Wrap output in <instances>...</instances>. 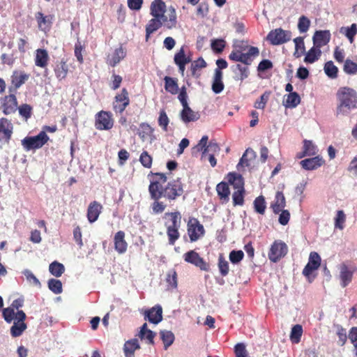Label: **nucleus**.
I'll return each mask as SVG.
<instances>
[{
	"mask_svg": "<svg viewBox=\"0 0 357 357\" xmlns=\"http://www.w3.org/2000/svg\"><path fill=\"white\" fill-rule=\"evenodd\" d=\"M150 15L152 18L149 20L145 26V40L149 41L152 34L160 28L172 29L177 24V17L175 8L169 7L167 10L165 3L162 0H154L150 6Z\"/></svg>",
	"mask_w": 357,
	"mask_h": 357,
	"instance_id": "1",
	"label": "nucleus"
},
{
	"mask_svg": "<svg viewBox=\"0 0 357 357\" xmlns=\"http://www.w3.org/2000/svg\"><path fill=\"white\" fill-rule=\"evenodd\" d=\"M155 178L150 181L149 185V192L151 198L161 199L165 198L168 201H174L182 195L183 193V185L180 179L173 180L168 182L164 187L167 181V177L163 173H152Z\"/></svg>",
	"mask_w": 357,
	"mask_h": 357,
	"instance_id": "2",
	"label": "nucleus"
},
{
	"mask_svg": "<svg viewBox=\"0 0 357 357\" xmlns=\"http://www.w3.org/2000/svg\"><path fill=\"white\" fill-rule=\"evenodd\" d=\"M336 96L338 101L336 116H347L351 110L357 108V92L354 89L340 87Z\"/></svg>",
	"mask_w": 357,
	"mask_h": 357,
	"instance_id": "3",
	"label": "nucleus"
},
{
	"mask_svg": "<svg viewBox=\"0 0 357 357\" xmlns=\"http://www.w3.org/2000/svg\"><path fill=\"white\" fill-rule=\"evenodd\" d=\"M50 139L45 131H40L36 136L26 137L22 140V145L26 151L36 150L43 147Z\"/></svg>",
	"mask_w": 357,
	"mask_h": 357,
	"instance_id": "4",
	"label": "nucleus"
},
{
	"mask_svg": "<svg viewBox=\"0 0 357 357\" xmlns=\"http://www.w3.org/2000/svg\"><path fill=\"white\" fill-rule=\"evenodd\" d=\"M340 285L344 288L352 281L354 274L357 271V267L351 264L343 262L339 266Z\"/></svg>",
	"mask_w": 357,
	"mask_h": 357,
	"instance_id": "5",
	"label": "nucleus"
},
{
	"mask_svg": "<svg viewBox=\"0 0 357 357\" xmlns=\"http://www.w3.org/2000/svg\"><path fill=\"white\" fill-rule=\"evenodd\" d=\"M187 232L190 241L195 242L204 235L205 229L197 218L190 217L187 223Z\"/></svg>",
	"mask_w": 357,
	"mask_h": 357,
	"instance_id": "6",
	"label": "nucleus"
},
{
	"mask_svg": "<svg viewBox=\"0 0 357 357\" xmlns=\"http://www.w3.org/2000/svg\"><path fill=\"white\" fill-rule=\"evenodd\" d=\"M288 252V247L285 243L276 240L271 245L268 256L271 261L276 263L283 258Z\"/></svg>",
	"mask_w": 357,
	"mask_h": 357,
	"instance_id": "7",
	"label": "nucleus"
},
{
	"mask_svg": "<svg viewBox=\"0 0 357 357\" xmlns=\"http://www.w3.org/2000/svg\"><path fill=\"white\" fill-rule=\"evenodd\" d=\"M114 119L111 112L100 111L96 114L95 127L99 130H109L113 128Z\"/></svg>",
	"mask_w": 357,
	"mask_h": 357,
	"instance_id": "8",
	"label": "nucleus"
},
{
	"mask_svg": "<svg viewBox=\"0 0 357 357\" xmlns=\"http://www.w3.org/2000/svg\"><path fill=\"white\" fill-rule=\"evenodd\" d=\"M291 33L282 28H278L271 31L267 35V40L273 45H278L285 43L291 40Z\"/></svg>",
	"mask_w": 357,
	"mask_h": 357,
	"instance_id": "9",
	"label": "nucleus"
},
{
	"mask_svg": "<svg viewBox=\"0 0 357 357\" xmlns=\"http://www.w3.org/2000/svg\"><path fill=\"white\" fill-rule=\"evenodd\" d=\"M14 131V126L10 120L2 117L0 119V144L8 145Z\"/></svg>",
	"mask_w": 357,
	"mask_h": 357,
	"instance_id": "10",
	"label": "nucleus"
},
{
	"mask_svg": "<svg viewBox=\"0 0 357 357\" xmlns=\"http://www.w3.org/2000/svg\"><path fill=\"white\" fill-rule=\"evenodd\" d=\"M184 261L199 268L202 271H208L209 264L195 250H190L183 255Z\"/></svg>",
	"mask_w": 357,
	"mask_h": 357,
	"instance_id": "11",
	"label": "nucleus"
},
{
	"mask_svg": "<svg viewBox=\"0 0 357 357\" xmlns=\"http://www.w3.org/2000/svg\"><path fill=\"white\" fill-rule=\"evenodd\" d=\"M130 105L129 93L123 88L120 93H117L113 102V109L116 113L122 114Z\"/></svg>",
	"mask_w": 357,
	"mask_h": 357,
	"instance_id": "12",
	"label": "nucleus"
},
{
	"mask_svg": "<svg viewBox=\"0 0 357 357\" xmlns=\"http://www.w3.org/2000/svg\"><path fill=\"white\" fill-rule=\"evenodd\" d=\"M29 78V75L22 70H14L10 76L11 85L8 90L10 93H15Z\"/></svg>",
	"mask_w": 357,
	"mask_h": 357,
	"instance_id": "13",
	"label": "nucleus"
},
{
	"mask_svg": "<svg viewBox=\"0 0 357 357\" xmlns=\"http://www.w3.org/2000/svg\"><path fill=\"white\" fill-rule=\"evenodd\" d=\"M321 264V257L316 252H312L310 255L308 263L303 270V274L309 278L312 272L319 268Z\"/></svg>",
	"mask_w": 357,
	"mask_h": 357,
	"instance_id": "14",
	"label": "nucleus"
},
{
	"mask_svg": "<svg viewBox=\"0 0 357 357\" xmlns=\"http://www.w3.org/2000/svg\"><path fill=\"white\" fill-rule=\"evenodd\" d=\"M35 17L38 23V29L44 33L49 32L52 28L54 15H44L43 13L38 12L36 13Z\"/></svg>",
	"mask_w": 357,
	"mask_h": 357,
	"instance_id": "15",
	"label": "nucleus"
},
{
	"mask_svg": "<svg viewBox=\"0 0 357 357\" xmlns=\"http://www.w3.org/2000/svg\"><path fill=\"white\" fill-rule=\"evenodd\" d=\"M144 319L149 322L158 324L162 320V308L160 305L144 311Z\"/></svg>",
	"mask_w": 357,
	"mask_h": 357,
	"instance_id": "16",
	"label": "nucleus"
},
{
	"mask_svg": "<svg viewBox=\"0 0 357 357\" xmlns=\"http://www.w3.org/2000/svg\"><path fill=\"white\" fill-rule=\"evenodd\" d=\"M2 111L6 115L14 113L17 108V100L15 94L10 93L3 99Z\"/></svg>",
	"mask_w": 357,
	"mask_h": 357,
	"instance_id": "17",
	"label": "nucleus"
},
{
	"mask_svg": "<svg viewBox=\"0 0 357 357\" xmlns=\"http://www.w3.org/2000/svg\"><path fill=\"white\" fill-rule=\"evenodd\" d=\"M325 163V160L320 155L307 158L300 162V164L305 170H314L321 167Z\"/></svg>",
	"mask_w": 357,
	"mask_h": 357,
	"instance_id": "18",
	"label": "nucleus"
},
{
	"mask_svg": "<svg viewBox=\"0 0 357 357\" xmlns=\"http://www.w3.org/2000/svg\"><path fill=\"white\" fill-rule=\"evenodd\" d=\"M125 236L126 234L123 231H117L114 236V249L119 255L124 254L128 249V243Z\"/></svg>",
	"mask_w": 357,
	"mask_h": 357,
	"instance_id": "19",
	"label": "nucleus"
},
{
	"mask_svg": "<svg viewBox=\"0 0 357 357\" xmlns=\"http://www.w3.org/2000/svg\"><path fill=\"white\" fill-rule=\"evenodd\" d=\"M331 36V35L328 30L317 31L313 36L314 45L316 47L320 49L329 43Z\"/></svg>",
	"mask_w": 357,
	"mask_h": 357,
	"instance_id": "20",
	"label": "nucleus"
},
{
	"mask_svg": "<svg viewBox=\"0 0 357 357\" xmlns=\"http://www.w3.org/2000/svg\"><path fill=\"white\" fill-rule=\"evenodd\" d=\"M102 206L97 201L91 202L87 208V219L90 223L96 222L102 212Z\"/></svg>",
	"mask_w": 357,
	"mask_h": 357,
	"instance_id": "21",
	"label": "nucleus"
},
{
	"mask_svg": "<svg viewBox=\"0 0 357 357\" xmlns=\"http://www.w3.org/2000/svg\"><path fill=\"white\" fill-rule=\"evenodd\" d=\"M126 56V52L124 48L121 45L119 47L114 50L112 54L107 57V63L112 67L116 66L121 60Z\"/></svg>",
	"mask_w": 357,
	"mask_h": 357,
	"instance_id": "22",
	"label": "nucleus"
},
{
	"mask_svg": "<svg viewBox=\"0 0 357 357\" xmlns=\"http://www.w3.org/2000/svg\"><path fill=\"white\" fill-rule=\"evenodd\" d=\"M228 183L232 185L234 190H244V179L241 174L235 172H229L227 175Z\"/></svg>",
	"mask_w": 357,
	"mask_h": 357,
	"instance_id": "23",
	"label": "nucleus"
},
{
	"mask_svg": "<svg viewBox=\"0 0 357 357\" xmlns=\"http://www.w3.org/2000/svg\"><path fill=\"white\" fill-rule=\"evenodd\" d=\"M232 72L234 73V79L236 81H243L249 76V68L246 66L241 64H236L231 67Z\"/></svg>",
	"mask_w": 357,
	"mask_h": 357,
	"instance_id": "24",
	"label": "nucleus"
},
{
	"mask_svg": "<svg viewBox=\"0 0 357 357\" xmlns=\"http://www.w3.org/2000/svg\"><path fill=\"white\" fill-rule=\"evenodd\" d=\"M286 206V199L282 192L278 191L271 208L275 214H278Z\"/></svg>",
	"mask_w": 357,
	"mask_h": 357,
	"instance_id": "25",
	"label": "nucleus"
},
{
	"mask_svg": "<svg viewBox=\"0 0 357 357\" xmlns=\"http://www.w3.org/2000/svg\"><path fill=\"white\" fill-rule=\"evenodd\" d=\"M222 72L219 70H215L211 88L213 91L216 94L222 92L225 88V85L222 82Z\"/></svg>",
	"mask_w": 357,
	"mask_h": 357,
	"instance_id": "26",
	"label": "nucleus"
},
{
	"mask_svg": "<svg viewBox=\"0 0 357 357\" xmlns=\"http://www.w3.org/2000/svg\"><path fill=\"white\" fill-rule=\"evenodd\" d=\"M49 61L47 51L45 49H38L36 51L35 65L40 68H46Z\"/></svg>",
	"mask_w": 357,
	"mask_h": 357,
	"instance_id": "27",
	"label": "nucleus"
},
{
	"mask_svg": "<svg viewBox=\"0 0 357 357\" xmlns=\"http://www.w3.org/2000/svg\"><path fill=\"white\" fill-rule=\"evenodd\" d=\"M216 191L222 203H227L229 202L230 190L227 183L225 181L219 183L216 186Z\"/></svg>",
	"mask_w": 357,
	"mask_h": 357,
	"instance_id": "28",
	"label": "nucleus"
},
{
	"mask_svg": "<svg viewBox=\"0 0 357 357\" xmlns=\"http://www.w3.org/2000/svg\"><path fill=\"white\" fill-rule=\"evenodd\" d=\"M138 336L142 340H146V343L149 344H154L153 340L155 336V333L153 332L151 330L148 329L146 323H144L141 326Z\"/></svg>",
	"mask_w": 357,
	"mask_h": 357,
	"instance_id": "29",
	"label": "nucleus"
},
{
	"mask_svg": "<svg viewBox=\"0 0 357 357\" xmlns=\"http://www.w3.org/2000/svg\"><path fill=\"white\" fill-rule=\"evenodd\" d=\"M199 117V114L195 112L188 105L183 107V109L181 112V119L184 123L195 121Z\"/></svg>",
	"mask_w": 357,
	"mask_h": 357,
	"instance_id": "30",
	"label": "nucleus"
},
{
	"mask_svg": "<svg viewBox=\"0 0 357 357\" xmlns=\"http://www.w3.org/2000/svg\"><path fill=\"white\" fill-rule=\"evenodd\" d=\"M56 77L59 80L64 79L68 73V67L66 62L63 60L56 62L54 68Z\"/></svg>",
	"mask_w": 357,
	"mask_h": 357,
	"instance_id": "31",
	"label": "nucleus"
},
{
	"mask_svg": "<svg viewBox=\"0 0 357 357\" xmlns=\"http://www.w3.org/2000/svg\"><path fill=\"white\" fill-rule=\"evenodd\" d=\"M167 217L169 218V222H165L166 227L180 228L181 216L178 211L166 213L165 218Z\"/></svg>",
	"mask_w": 357,
	"mask_h": 357,
	"instance_id": "32",
	"label": "nucleus"
},
{
	"mask_svg": "<svg viewBox=\"0 0 357 357\" xmlns=\"http://www.w3.org/2000/svg\"><path fill=\"white\" fill-rule=\"evenodd\" d=\"M140 346L137 339L130 340L124 344V354L126 357H134L135 350L139 349Z\"/></svg>",
	"mask_w": 357,
	"mask_h": 357,
	"instance_id": "33",
	"label": "nucleus"
},
{
	"mask_svg": "<svg viewBox=\"0 0 357 357\" xmlns=\"http://www.w3.org/2000/svg\"><path fill=\"white\" fill-rule=\"evenodd\" d=\"M165 81V89L168 93L175 95L178 91V80L176 78H173L169 76L164 77Z\"/></svg>",
	"mask_w": 357,
	"mask_h": 357,
	"instance_id": "34",
	"label": "nucleus"
},
{
	"mask_svg": "<svg viewBox=\"0 0 357 357\" xmlns=\"http://www.w3.org/2000/svg\"><path fill=\"white\" fill-rule=\"evenodd\" d=\"M317 153V147L310 140L305 139L303 141V151L302 153L298 156L299 158L305 157L306 155L312 156L316 155Z\"/></svg>",
	"mask_w": 357,
	"mask_h": 357,
	"instance_id": "35",
	"label": "nucleus"
},
{
	"mask_svg": "<svg viewBox=\"0 0 357 357\" xmlns=\"http://www.w3.org/2000/svg\"><path fill=\"white\" fill-rule=\"evenodd\" d=\"M256 153L252 149L250 148L247 149L237 165L238 169H240V167H249L250 165L249 160L254 159Z\"/></svg>",
	"mask_w": 357,
	"mask_h": 357,
	"instance_id": "36",
	"label": "nucleus"
},
{
	"mask_svg": "<svg viewBox=\"0 0 357 357\" xmlns=\"http://www.w3.org/2000/svg\"><path fill=\"white\" fill-rule=\"evenodd\" d=\"M340 32L348 38L350 43H352L355 36L357 34V24L354 23L350 26H342L340 28Z\"/></svg>",
	"mask_w": 357,
	"mask_h": 357,
	"instance_id": "37",
	"label": "nucleus"
},
{
	"mask_svg": "<svg viewBox=\"0 0 357 357\" xmlns=\"http://www.w3.org/2000/svg\"><path fill=\"white\" fill-rule=\"evenodd\" d=\"M321 51L319 48L312 47L306 54L304 59L305 63H312L319 59L321 56Z\"/></svg>",
	"mask_w": 357,
	"mask_h": 357,
	"instance_id": "38",
	"label": "nucleus"
},
{
	"mask_svg": "<svg viewBox=\"0 0 357 357\" xmlns=\"http://www.w3.org/2000/svg\"><path fill=\"white\" fill-rule=\"evenodd\" d=\"M139 136L142 140L144 141L148 137H151L153 134V129L146 123H142L139 125Z\"/></svg>",
	"mask_w": 357,
	"mask_h": 357,
	"instance_id": "39",
	"label": "nucleus"
},
{
	"mask_svg": "<svg viewBox=\"0 0 357 357\" xmlns=\"http://www.w3.org/2000/svg\"><path fill=\"white\" fill-rule=\"evenodd\" d=\"M255 211L261 215H264L266 208V204L264 196L260 195L255 198L253 202Z\"/></svg>",
	"mask_w": 357,
	"mask_h": 357,
	"instance_id": "40",
	"label": "nucleus"
},
{
	"mask_svg": "<svg viewBox=\"0 0 357 357\" xmlns=\"http://www.w3.org/2000/svg\"><path fill=\"white\" fill-rule=\"evenodd\" d=\"M49 271L52 275L59 278L64 273L65 267L61 263L54 261L50 264Z\"/></svg>",
	"mask_w": 357,
	"mask_h": 357,
	"instance_id": "41",
	"label": "nucleus"
},
{
	"mask_svg": "<svg viewBox=\"0 0 357 357\" xmlns=\"http://www.w3.org/2000/svg\"><path fill=\"white\" fill-rule=\"evenodd\" d=\"M301 102V98L298 93H290L286 96L285 106L287 107H296Z\"/></svg>",
	"mask_w": 357,
	"mask_h": 357,
	"instance_id": "42",
	"label": "nucleus"
},
{
	"mask_svg": "<svg viewBox=\"0 0 357 357\" xmlns=\"http://www.w3.org/2000/svg\"><path fill=\"white\" fill-rule=\"evenodd\" d=\"M324 70L328 77L335 79L337 77L338 68L332 61H327L325 63Z\"/></svg>",
	"mask_w": 357,
	"mask_h": 357,
	"instance_id": "43",
	"label": "nucleus"
},
{
	"mask_svg": "<svg viewBox=\"0 0 357 357\" xmlns=\"http://www.w3.org/2000/svg\"><path fill=\"white\" fill-rule=\"evenodd\" d=\"M26 328V324L24 322L15 321L10 328V334L14 337H19L22 334Z\"/></svg>",
	"mask_w": 357,
	"mask_h": 357,
	"instance_id": "44",
	"label": "nucleus"
},
{
	"mask_svg": "<svg viewBox=\"0 0 357 357\" xmlns=\"http://www.w3.org/2000/svg\"><path fill=\"white\" fill-rule=\"evenodd\" d=\"M303 334V328L300 324L294 325L291 331L290 339L293 343H298Z\"/></svg>",
	"mask_w": 357,
	"mask_h": 357,
	"instance_id": "45",
	"label": "nucleus"
},
{
	"mask_svg": "<svg viewBox=\"0 0 357 357\" xmlns=\"http://www.w3.org/2000/svg\"><path fill=\"white\" fill-rule=\"evenodd\" d=\"M245 195V190H234L232 194L233 205L243 206L244 204V198Z\"/></svg>",
	"mask_w": 357,
	"mask_h": 357,
	"instance_id": "46",
	"label": "nucleus"
},
{
	"mask_svg": "<svg viewBox=\"0 0 357 357\" xmlns=\"http://www.w3.org/2000/svg\"><path fill=\"white\" fill-rule=\"evenodd\" d=\"M161 339L164 343V347L167 349L172 345L174 340V335L172 332L168 331H162L160 332Z\"/></svg>",
	"mask_w": 357,
	"mask_h": 357,
	"instance_id": "47",
	"label": "nucleus"
},
{
	"mask_svg": "<svg viewBox=\"0 0 357 357\" xmlns=\"http://www.w3.org/2000/svg\"><path fill=\"white\" fill-rule=\"evenodd\" d=\"M336 335L338 337V344L340 346H344L347 341V331L344 328H343L341 325H336Z\"/></svg>",
	"mask_w": 357,
	"mask_h": 357,
	"instance_id": "48",
	"label": "nucleus"
},
{
	"mask_svg": "<svg viewBox=\"0 0 357 357\" xmlns=\"http://www.w3.org/2000/svg\"><path fill=\"white\" fill-rule=\"evenodd\" d=\"M343 70L348 75L357 74V63L350 59H346L344 63Z\"/></svg>",
	"mask_w": 357,
	"mask_h": 357,
	"instance_id": "49",
	"label": "nucleus"
},
{
	"mask_svg": "<svg viewBox=\"0 0 357 357\" xmlns=\"http://www.w3.org/2000/svg\"><path fill=\"white\" fill-rule=\"evenodd\" d=\"M220 150L218 144L213 141H211L208 145L203 151L202 158H205L208 154L215 155V153H219Z\"/></svg>",
	"mask_w": 357,
	"mask_h": 357,
	"instance_id": "50",
	"label": "nucleus"
},
{
	"mask_svg": "<svg viewBox=\"0 0 357 357\" xmlns=\"http://www.w3.org/2000/svg\"><path fill=\"white\" fill-rule=\"evenodd\" d=\"M142 165L145 168H151L153 163L152 156L146 151H143L139 159Z\"/></svg>",
	"mask_w": 357,
	"mask_h": 357,
	"instance_id": "51",
	"label": "nucleus"
},
{
	"mask_svg": "<svg viewBox=\"0 0 357 357\" xmlns=\"http://www.w3.org/2000/svg\"><path fill=\"white\" fill-rule=\"evenodd\" d=\"M48 288L55 294H59L62 292V283L59 280L50 279L48 281Z\"/></svg>",
	"mask_w": 357,
	"mask_h": 357,
	"instance_id": "52",
	"label": "nucleus"
},
{
	"mask_svg": "<svg viewBox=\"0 0 357 357\" xmlns=\"http://www.w3.org/2000/svg\"><path fill=\"white\" fill-rule=\"evenodd\" d=\"M166 282L169 287L175 289L177 287V273L174 269L168 271L166 278Z\"/></svg>",
	"mask_w": 357,
	"mask_h": 357,
	"instance_id": "53",
	"label": "nucleus"
},
{
	"mask_svg": "<svg viewBox=\"0 0 357 357\" xmlns=\"http://www.w3.org/2000/svg\"><path fill=\"white\" fill-rule=\"evenodd\" d=\"M174 60L176 65L188 63L190 61V58L185 56L184 48L183 47L175 54Z\"/></svg>",
	"mask_w": 357,
	"mask_h": 357,
	"instance_id": "54",
	"label": "nucleus"
},
{
	"mask_svg": "<svg viewBox=\"0 0 357 357\" xmlns=\"http://www.w3.org/2000/svg\"><path fill=\"white\" fill-rule=\"evenodd\" d=\"M167 234L168 236L169 243L172 245L179 238L180 234L178 228L167 227Z\"/></svg>",
	"mask_w": 357,
	"mask_h": 357,
	"instance_id": "55",
	"label": "nucleus"
},
{
	"mask_svg": "<svg viewBox=\"0 0 357 357\" xmlns=\"http://www.w3.org/2000/svg\"><path fill=\"white\" fill-rule=\"evenodd\" d=\"M346 215L344 212L342 210L337 211L335 218V227L340 229H343L344 227Z\"/></svg>",
	"mask_w": 357,
	"mask_h": 357,
	"instance_id": "56",
	"label": "nucleus"
},
{
	"mask_svg": "<svg viewBox=\"0 0 357 357\" xmlns=\"http://www.w3.org/2000/svg\"><path fill=\"white\" fill-rule=\"evenodd\" d=\"M226 46V41L224 39H215L211 42V48L216 53H221Z\"/></svg>",
	"mask_w": 357,
	"mask_h": 357,
	"instance_id": "57",
	"label": "nucleus"
},
{
	"mask_svg": "<svg viewBox=\"0 0 357 357\" xmlns=\"http://www.w3.org/2000/svg\"><path fill=\"white\" fill-rule=\"evenodd\" d=\"M151 199L154 201L151 204L153 213L155 214L162 213L166 208V205L162 202L160 201V199Z\"/></svg>",
	"mask_w": 357,
	"mask_h": 357,
	"instance_id": "58",
	"label": "nucleus"
},
{
	"mask_svg": "<svg viewBox=\"0 0 357 357\" xmlns=\"http://www.w3.org/2000/svg\"><path fill=\"white\" fill-rule=\"evenodd\" d=\"M310 25V21L307 17L304 15L300 17L298 23V29L301 33L306 32L309 29Z\"/></svg>",
	"mask_w": 357,
	"mask_h": 357,
	"instance_id": "59",
	"label": "nucleus"
},
{
	"mask_svg": "<svg viewBox=\"0 0 357 357\" xmlns=\"http://www.w3.org/2000/svg\"><path fill=\"white\" fill-rule=\"evenodd\" d=\"M218 268L220 274L222 276H226L229 273V263L225 259V258L220 255L218 259Z\"/></svg>",
	"mask_w": 357,
	"mask_h": 357,
	"instance_id": "60",
	"label": "nucleus"
},
{
	"mask_svg": "<svg viewBox=\"0 0 357 357\" xmlns=\"http://www.w3.org/2000/svg\"><path fill=\"white\" fill-rule=\"evenodd\" d=\"M269 92H265L260 96V98L257 100L254 104V107L256 109H264L269 97Z\"/></svg>",
	"mask_w": 357,
	"mask_h": 357,
	"instance_id": "61",
	"label": "nucleus"
},
{
	"mask_svg": "<svg viewBox=\"0 0 357 357\" xmlns=\"http://www.w3.org/2000/svg\"><path fill=\"white\" fill-rule=\"evenodd\" d=\"M19 114L26 119L31 116L32 107L28 104H22L18 107Z\"/></svg>",
	"mask_w": 357,
	"mask_h": 357,
	"instance_id": "62",
	"label": "nucleus"
},
{
	"mask_svg": "<svg viewBox=\"0 0 357 357\" xmlns=\"http://www.w3.org/2000/svg\"><path fill=\"white\" fill-rule=\"evenodd\" d=\"M244 257V253L242 250H232L229 253V260L233 264H237L240 262Z\"/></svg>",
	"mask_w": 357,
	"mask_h": 357,
	"instance_id": "63",
	"label": "nucleus"
},
{
	"mask_svg": "<svg viewBox=\"0 0 357 357\" xmlns=\"http://www.w3.org/2000/svg\"><path fill=\"white\" fill-rule=\"evenodd\" d=\"M236 357H247L248 352L243 343H238L234 347Z\"/></svg>",
	"mask_w": 357,
	"mask_h": 357,
	"instance_id": "64",
	"label": "nucleus"
}]
</instances>
